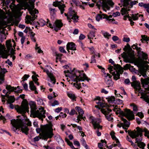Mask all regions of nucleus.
I'll list each match as a JSON object with an SVG mask.
<instances>
[{
    "mask_svg": "<svg viewBox=\"0 0 149 149\" xmlns=\"http://www.w3.org/2000/svg\"><path fill=\"white\" fill-rule=\"evenodd\" d=\"M29 105L31 109V116H32L33 118L37 117L41 120H43V118L46 117L45 111L43 108L40 107L38 109L36 103L33 101H30Z\"/></svg>",
    "mask_w": 149,
    "mask_h": 149,
    "instance_id": "obj_1",
    "label": "nucleus"
},
{
    "mask_svg": "<svg viewBox=\"0 0 149 149\" xmlns=\"http://www.w3.org/2000/svg\"><path fill=\"white\" fill-rule=\"evenodd\" d=\"M52 125L50 124L41 126L40 128L36 129L37 133L41 132L40 135L41 138L44 140H47L48 138H51L54 135Z\"/></svg>",
    "mask_w": 149,
    "mask_h": 149,
    "instance_id": "obj_2",
    "label": "nucleus"
},
{
    "mask_svg": "<svg viewBox=\"0 0 149 149\" xmlns=\"http://www.w3.org/2000/svg\"><path fill=\"white\" fill-rule=\"evenodd\" d=\"M136 129L137 130H135L133 131H128V133L129 135L132 139H136V143H137L138 146L142 149H144V147L146 146V144L141 141L142 140L141 136H142V131L141 129L139 127H137Z\"/></svg>",
    "mask_w": 149,
    "mask_h": 149,
    "instance_id": "obj_3",
    "label": "nucleus"
},
{
    "mask_svg": "<svg viewBox=\"0 0 149 149\" xmlns=\"http://www.w3.org/2000/svg\"><path fill=\"white\" fill-rule=\"evenodd\" d=\"M132 79L133 81H134L136 79V77L134 76H132ZM131 84L132 86L134 87L135 89V93H136V91H139V93H140L141 95L140 98L143 99L146 102L149 103V96L143 92V90L141 89L140 82L136 81H134L132 83H131ZM148 113L149 114V109L148 110Z\"/></svg>",
    "mask_w": 149,
    "mask_h": 149,
    "instance_id": "obj_4",
    "label": "nucleus"
},
{
    "mask_svg": "<svg viewBox=\"0 0 149 149\" xmlns=\"http://www.w3.org/2000/svg\"><path fill=\"white\" fill-rule=\"evenodd\" d=\"M11 123L13 125L12 130L16 132V130L21 128V130L23 133L26 135L28 134L29 129L26 125H24L21 119L12 120H11Z\"/></svg>",
    "mask_w": 149,
    "mask_h": 149,
    "instance_id": "obj_5",
    "label": "nucleus"
},
{
    "mask_svg": "<svg viewBox=\"0 0 149 149\" xmlns=\"http://www.w3.org/2000/svg\"><path fill=\"white\" fill-rule=\"evenodd\" d=\"M15 108L17 112L22 114H24L26 112H29V104L26 99H24L23 100L20 106L17 105Z\"/></svg>",
    "mask_w": 149,
    "mask_h": 149,
    "instance_id": "obj_6",
    "label": "nucleus"
},
{
    "mask_svg": "<svg viewBox=\"0 0 149 149\" xmlns=\"http://www.w3.org/2000/svg\"><path fill=\"white\" fill-rule=\"evenodd\" d=\"M117 112L123 116H125L129 120H132L134 119V116L133 112L130 109H126L125 112L119 109L117 110Z\"/></svg>",
    "mask_w": 149,
    "mask_h": 149,
    "instance_id": "obj_7",
    "label": "nucleus"
},
{
    "mask_svg": "<svg viewBox=\"0 0 149 149\" xmlns=\"http://www.w3.org/2000/svg\"><path fill=\"white\" fill-rule=\"evenodd\" d=\"M71 77L74 78L75 77L77 79H80L81 81H84V80H86L88 82L91 80L88 78L85 74L82 73L79 71H76L75 72H72Z\"/></svg>",
    "mask_w": 149,
    "mask_h": 149,
    "instance_id": "obj_8",
    "label": "nucleus"
},
{
    "mask_svg": "<svg viewBox=\"0 0 149 149\" xmlns=\"http://www.w3.org/2000/svg\"><path fill=\"white\" fill-rule=\"evenodd\" d=\"M91 118V122L93 124L94 128L95 129H97L96 132L98 136H100L101 135V133L99 131V129H102V126L99 124L100 121L99 119L94 118Z\"/></svg>",
    "mask_w": 149,
    "mask_h": 149,
    "instance_id": "obj_9",
    "label": "nucleus"
},
{
    "mask_svg": "<svg viewBox=\"0 0 149 149\" xmlns=\"http://www.w3.org/2000/svg\"><path fill=\"white\" fill-rule=\"evenodd\" d=\"M108 69L110 73L113 76L114 79L117 80L120 78V72L118 70L114 69V67L109 65Z\"/></svg>",
    "mask_w": 149,
    "mask_h": 149,
    "instance_id": "obj_10",
    "label": "nucleus"
},
{
    "mask_svg": "<svg viewBox=\"0 0 149 149\" xmlns=\"http://www.w3.org/2000/svg\"><path fill=\"white\" fill-rule=\"evenodd\" d=\"M29 12L32 15V17L28 15H27L26 16V18L27 20L26 21V22L27 23H31V21H33L37 18V16L35 15V14L38 13V10L35 9L33 10H30Z\"/></svg>",
    "mask_w": 149,
    "mask_h": 149,
    "instance_id": "obj_11",
    "label": "nucleus"
},
{
    "mask_svg": "<svg viewBox=\"0 0 149 149\" xmlns=\"http://www.w3.org/2000/svg\"><path fill=\"white\" fill-rule=\"evenodd\" d=\"M47 24H49L48 26H49L50 28H54V30L56 31H58V30L61 29V27L63 26V24L61 21L59 20H56L53 25V26L52 24L49 23V21L48 19H47Z\"/></svg>",
    "mask_w": 149,
    "mask_h": 149,
    "instance_id": "obj_12",
    "label": "nucleus"
},
{
    "mask_svg": "<svg viewBox=\"0 0 149 149\" xmlns=\"http://www.w3.org/2000/svg\"><path fill=\"white\" fill-rule=\"evenodd\" d=\"M102 113L105 115V118L109 121H113V118L111 117L112 114L110 113L112 110L109 108L102 109Z\"/></svg>",
    "mask_w": 149,
    "mask_h": 149,
    "instance_id": "obj_13",
    "label": "nucleus"
},
{
    "mask_svg": "<svg viewBox=\"0 0 149 149\" xmlns=\"http://www.w3.org/2000/svg\"><path fill=\"white\" fill-rule=\"evenodd\" d=\"M114 3L111 0H107L103 1L102 3V6L104 10L106 11V9L109 10L110 7H113Z\"/></svg>",
    "mask_w": 149,
    "mask_h": 149,
    "instance_id": "obj_14",
    "label": "nucleus"
},
{
    "mask_svg": "<svg viewBox=\"0 0 149 149\" xmlns=\"http://www.w3.org/2000/svg\"><path fill=\"white\" fill-rule=\"evenodd\" d=\"M122 57L124 59V61L126 63H132L133 58V56L130 53H123L122 54Z\"/></svg>",
    "mask_w": 149,
    "mask_h": 149,
    "instance_id": "obj_15",
    "label": "nucleus"
},
{
    "mask_svg": "<svg viewBox=\"0 0 149 149\" xmlns=\"http://www.w3.org/2000/svg\"><path fill=\"white\" fill-rule=\"evenodd\" d=\"M138 3V1H131L130 4V6L128 8H122L121 10V14L122 15H123L126 13V12L128 11H130V8H132L133 5L136 4Z\"/></svg>",
    "mask_w": 149,
    "mask_h": 149,
    "instance_id": "obj_16",
    "label": "nucleus"
},
{
    "mask_svg": "<svg viewBox=\"0 0 149 149\" xmlns=\"http://www.w3.org/2000/svg\"><path fill=\"white\" fill-rule=\"evenodd\" d=\"M68 14L69 17H70L69 20L71 19H73L74 22H77V19H78L79 17L77 15L76 13L74 10H72L70 8Z\"/></svg>",
    "mask_w": 149,
    "mask_h": 149,
    "instance_id": "obj_17",
    "label": "nucleus"
},
{
    "mask_svg": "<svg viewBox=\"0 0 149 149\" xmlns=\"http://www.w3.org/2000/svg\"><path fill=\"white\" fill-rule=\"evenodd\" d=\"M19 87V86H18L17 88H14V87H12L10 85H7L6 86V88L10 92L14 91L15 93H21L22 91V90Z\"/></svg>",
    "mask_w": 149,
    "mask_h": 149,
    "instance_id": "obj_18",
    "label": "nucleus"
},
{
    "mask_svg": "<svg viewBox=\"0 0 149 149\" xmlns=\"http://www.w3.org/2000/svg\"><path fill=\"white\" fill-rule=\"evenodd\" d=\"M141 81L143 86L146 90L149 91V78L144 79L141 78Z\"/></svg>",
    "mask_w": 149,
    "mask_h": 149,
    "instance_id": "obj_19",
    "label": "nucleus"
},
{
    "mask_svg": "<svg viewBox=\"0 0 149 149\" xmlns=\"http://www.w3.org/2000/svg\"><path fill=\"white\" fill-rule=\"evenodd\" d=\"M109 62L112 65H113V66L114 67V69H117L119 70V72H120V74H122L123 73L124 71L123 68L120 65L115 64L114 62L111 59H109Z\"/></svg>",
    "mask_w": 149,
    "mask_h": 149,
    "instance_id": "obj_20",
    "label": "nucleus"
},
{
    "mask_svg": "<svg viewBox=\"0 0 149 149\" xmlns=\"http://www.w3.org/2000/svg\"><path fill=\"white\" fill-rule=\"evenodd\" d=\"M41 68L43 70V71L46 72L48 76L50 78L51 81H53V83L54 84L56 83V81L54 77L53 74L49 72V71L48 70L45 69L42 66H40Z\"/></svg>",
    "mask_w": 149,
    "mask_h": 149,
    "instance_id": "obj_21",
    "label": "nucleus"
},
{
    "mask_svg": "<svg viewBox=\"0 0 149 149\" xmlns=\"http://www.w3.org/2000/svg\"><path fill=\"white\" fill-rule=\"evenodd\" d=\"M104 16L103 18H105L108 20V22L109 23H112L113 24H116L118 22L113 19H111L112 16L110 15L109 16H107L106 15H103Z\"/></svg>",
    "mask_w": 149,
    "mask_h": 149,
    "instance_id": "obj_22",
    "label": "nucleus"
},
{
    "mask_svg": "<svg viewBox=\"0 0 149 149\" xmlns=\"http://www.w3.org/2000/svg\"><path fill=\"white\" fill-rule=\"evenodd\" d=\"M10 92L8 91V92H6V97H7L8 98L7 102L8 103H12L14 102L15 101V98L13 96H9L8 94H10Z\"/></svg>",
    "mask_w": 149,
    "mask_h": 149,
    "instance_id": "obj_23",
    "label": "nucleus"
},
{
    "mask_svg": "<svg viewBox=\"0 0 149 149\" xmlns=\"http://www.w3.org/2000/svg\"><path fill=\"white\" fill-rule=\"evenodd\" d=\"M67 49L68 52H70L69 49L75 50H76V45L73 42H70L67 44Z\"/></svg>",
    "mask_w": 149,
    "mask_h": 149,
    "instance_id": "obj_24",
    "label": "nucleus"
},
{
    "mask_svg": "<svg viewBox=\"0 0 149 149\" xmlns=\"http://www.w3.org/2000/svg\"><path fill=\"white\" fill-rule=\"evenodd\" d=\"M121 120L122 121L124 122V124L123 123H121L120 125L118 124L117 126L119 127H120L121 126H122L123 127L124 126H125L127 127H129L130 125V123L125 118H121Z\"/></svg>",
    "mask_w": 149,
    "mask_h": 149,
    "instance_id": "obj_25",
    "label": "nucleus"
},
{
    "mask_svg": "<svg viewBox=\"0 0 149 149\" xmlns=\"http://www.w3.org/2000/svg\"><path fill=\"white\" fill-rule=\"evenodd\" d=\"M11 40H9L6 41V47L7 48V50L6 49V52H7V54L9 55V54H8V53L9 51L12 48V44L11 43Z\"/></svg>",
    "mask_w": 149,
    "mask_h": 149,
    "instance_id": "obj_26",
    "label": "nucleus"
},
{
    "mask_svg": "<svg viewBox=\"0 0 149 149\" xmlns=\"http://www.w3.org/2000/svg\"><path fill=\"white\" fill-rule=\"evenodd\" d=\"M54 138L59 144H63L64 143L62 139L59 135L56 134L54 136Z\"/></svg>",
    "mask_w": 149,
    "mask_h": 149,
    "instance_id": "obj_27",
    "label": "nucleus"
},
{
    "mask_svg": "<svg viewBox=\"0 0 149 149\" xmlns=\"http://www.w3.org/2000/svg\"><path fill=\"white\" fill-rule=\"evenodd\" d=\"M6 36L5 32L3 31H1L0 33V41L2 42L3 40L6 38Z\"/></svg>",
    "mask_w": 149,
    "mask_h": 149,
    "instance_id": "obj_28",
    "label": "nucleus"
},
{
    "mask_svg": "<svg viewBox=\"0 0 149 149\" xmlns=\"http://www.w3.org/2000/svg\"><path fill=\"white\" fill-rule=\"evenodd\" d=\"M65 141L67 143L68 145L72 149H78L77 148H75L74 147L72 143L68 139L65 138Z\"/></svg>",
    "mask_w": 149,
    "mask_h": 149,
    "instance_id": "obj_29",
    "label": "nucleus"
},
{
    "mask_svg": "<svg viewBox=\"0 0 149 149\" xmlns=\"http://www.w3.org/2000/svg\"><path fill=\"white\" fill-rule=\"evenodd\" d=\"M105 82L106 84L108 85V87L111 86H113V82L112 81L111 79V80H107L106 79V81H105Z\"/></svg>",
    "mask_w": 149,
    "mask_h": 149,
    "instance_id": "obj_30",
    "label": "nucleus"
},
{
    "mask_svg": "<svg viewBox=\"0 0 149 149\" xmlns=\"http://www.w3.org/2000/svg\"><path fill=\"white\" fill-rule=\"evenodd\" d=\"M65 6L64 4H61V5L59 6L58 8L61 11V14H63L65 11Z\"/></svg>",
    "mask_w": 149,
    "mask_h": 149,
    "instance_id": "obj_31",
    "label": "nucleus"
},
{
    "mask_svg": "<svg viewBox=\"0 0 149 149\" xmlns=\"http://www.w3.org/2000/svg\"><path fill=\"white\" fill-rule=\"evenodd\" d=\"M104 81H106V79L107 80H111L112 77V76L110 74L107 73H104Z\"/></svg>",
    "mask_w": 149,
    "mask_h": 149,
    "instance_id": "obj_32",
    "label": "nucleus"
},
{
    "mask_svg": "<svg viewBox=\"0 0 149 149\" xmlns=\"http://www.w3.org/2000/svg\"><path fill=\"white\" fill-rule=\"evenodd\" d=\"M29 87L32 90H35L36 89V88L34 86V83L32 81H31L29 82Z\"/></svg>",
    "mask_w": 149,
    "mask_h": 149,
    "instance_id": "obj_33",
    "label": "nucleus"
},
{
    "mask_svg": "<svg viewBox=\"0 0 149 149\" xmlns=\"http://www.w3.org/2000/svg\"><path fill=\"white\" fill-rule=\"evenodd\" d=\"M7 71L5 68L1 69L0 72V76L1 77H4L5 74Z\"/></svg>",
    "mask_w": 149,
    "mask_h": 149,
    "instance_id": "obj_34",
    "label": "nucleus"
},
{
    "mask_svg": "<svg viewBox=\"0 0 149 149\" xmlns=\"http://www.w3.org/2000/svg\"><path fill=\"white\" fill-rule=\"evenodd\" d=\"M35 35V33H33V32H31L30 34V38L34 42H36V38L34 37Z\"/></svg>",
    "mask_w": 149,
    "mask_h": 149,
    "instance_id": "obj_35",
    "label": "nucleus"
},
{
    "mask_svg": "<svg viewBox=\"0 0 149 149\" xmlns=\"http://www.w3.org/2000/svg\"><path fill=\"white\" fill-rule=\"evenodd\" d=\"M94 37L95 33L93 31L90 32L88 35V38L89 39L93 38Z\"/></svg>",
    "mask_w": 149,
    "mask_h": 149,
    "instance_id": "obj_36",
    "label": "nucleus"
},
{
    "mask_svg": "<svg viewBox=\"0 0 149 149\" xmlns=\"http://www.w3.org/2000/svg\"><path fill=\"white\" fill-rule=\"evenodd\" d=\"M101 32L104 36L105 38H107L108 39L109 38V37L111 36V35L109 34L107 32H104L102 31H101Z\"/></svg>",
    "mask_w": 149,
    "mask_h": 149,
    "instance_id": "obj_37",
    "label": "nucleus"
},
{
    "mask_svg": "<svg viewBox=\"0 0 149 149\" xmlns=\"http://www.w3.org/2000/svg\"><path fill=\"white\" fill-rule=\"evenodd\" d=\"M142 130V132H145V136H147L148 138H149V131L146 128H144L143 130Z\"/></svg>",
    "mask_w": 149,
    "mask_h": 149,
    "instance_id": "obj_38",
    "label": "nucleus"
},
{
    "mask_svg": "<svg viewBox=\"0 0 149 149\" xmlns=\"http://www.w3.org/2000/svg\"><path fill=\"white\" fill-rule=\"evenodd\" d=\"M103 15H105L104 14H102V15H100V14H98L96 17V19L97 21H99L100 19H102V18H103L104 16Z\"/></svg>",
    "mask_w": 149,
    "mask_h": 149,
    "instance_id": "obj_39",
    "label": "nucleus"
},
{
    "mask_svg": "<svg viewBox=\"0 0 149 149\" xmlns=\"http://www.w3.org/2000/svg\"><path fill=\"white\" fill-rule=\"evenodd\" d=\"M111 137L113 140L116 141V142L117 143H118V147H120L121 146V144H120L118 140L116 138L115 136L114 135H112Z\"/></svg>",
    "mask_w": 149,
    "mask_h": 149,
    "instance_id": "obj_40",
    "label": "nucleus"
},
{
    "mask_svg": "<svg viewBox=\"0 0 149 149\" xmlns=\"http://www.w3.org/2000/svg\"><path fill=\"white\" fill-rule=\"evenodd\" d=\"M131 0H124L123 1V6L124 7H127L129 4V2Z\"/></svg>",
    "mask_w": 149,
    "mask_h": 149,
    "instance_id": "obj_41",
    "label": "nucleus"
},
{
    "mask_svg": "<svg viewBox=\"0 0 149 149\" xmlns=\"http://www.w3.org/2000/svg\"><path fill=\"white\" fill-rule=\"evenodd\" d=\"M21 1H29V2L30 3L31 5L29 6H30V10H33L34 7V4H33V2H31L30 1V0H21Z\"/></svg>",
    "mask_w": 149,
    "mask_h": 149,
    "instance_id": "obj_42",
    "label": "nucleus"
},
{
    "mask_svg": "<svg viewBox=\"0 0 149 149\" xmlns=\"http://www.w3.org/2000/svg\"><path fill=\"white\" fill-rule=\"evenodd\" d=\"M139 14L134 15L132 14L131 17L132 19L134 20H137L138 19Z\"/></svg>",
    "mask_w": 149,
    "mask_h": 149,
    "instance_id": "obj_43",
    "label": "nucleus"
},
{
    "mask_svg": "<svg viewBox=\"0 0 149 149\" xmlns=\"http://www.w3.org/2000/svg\"><path fill=\"white\" fill-rule=\"evenodd\" d=\"M78 112L79 115L77 117V120H79V116H81V117L82 116L84 113V112L81 109H80L79 111Z\"/></svg>",
    "mask_w": 149,
    "mask_h": 149,
    "instance_id": "obj_44",
    "label": "nucleus"
},
{
    "mask_svg": "<svg viewBox=\"0 0 149 149\" xmlns=\"http://www.w3.org/2000/svg\"><path fill=\"white\" fill-rule=\"evenodd\" d=\"M62 4L61 1H58L54 2L53 5L55 6H58L59 7V6L61 5Z\"/></svg>",
    "mask_w": 149,
    "mask_h": 149,
    "instance_id": "obj_45",
    "label": "nucleus"
},
{
    "mask_svg": "<svg viewBox=\"0 0 149 149\" xmlns=\"http://www.w3.org/2000/svg\"><path fill=\"white\" fill-rule=\"evenodd\" d=\"M142 58L143 60H146L148 58V55L146 54L145 53L143 52H142Z\"/></svg>",
    "mask_w": 149,
    "mask_h": 149,
    "instance_id": "obj_46",
    "label": "nucleus"
},
{
    "mask_svg": "<svg viewBox=\"0 0 149 149\" xmlns=\"http://www.w3.org/2000/svg\"><path fill=\"white\" fill-rule=\"evenodd\" d=\"M73 85L74 86H75V88L78 89H79L81 88L80 84L78 83H74Z\"/></svg>",
    "mask_w": 149,
    "mask_h": 149,
    "instance_id": "obj_47",
    "label": "nucleus"
},
{
    "mask_svg": "<svg viewBox=\"0 0 149 149\" xmlns=\"http://www.w3.org/2000/svg\"><path fill=\"white\" fill-rule=\"evenodd\" d=\"M50 13L51 16V18L52 19H54L56 16L55 12L52 11H50Z\"/></svg>",
    "mask_w": 149,
    "mask_h": 149,
    "instance_id": "obj_48",
    "label": "nucleus"
},
{
    "mask_svg": "<svg viewBox=\"0 0 149 149\" xmlns=\"http://www.w3.org/2000/svg\"><path fill=\"white\" fill-rule=\"evenodd\" d=\"M68 96L72 100H74L75 98V97L74 94L71 93H69L68 94Z\"/></svg>",
    "mask_w": 149,
    "mask_h": 149,
    "instance_id": "obj_49",
    "label": "nucleus"
},
{
    "mask_svg": "<svg viewBox=\"0 0 149 149\" xmlns=\"http://www.w3.org/2000/svg\"><path fill=\"white\" fill-rule=\"evenodd\" d=\"M115 97L114 96H111L108 98V100L109 102H111L115 100Z\"/></svg>",
    "mask_w": 149,
    "mask_h": 149,
    "instance_id": "obj_50",
    "label": "nucleus"
},
{
    "mask_svg": "<svg viewBox=\"0 0 149 149\" xmlns=\"http://www.w3.org/2000/svg\"><path fill=\"white\" fill-rule=\"evenodd\" d=\"M29 75L28 74H25L24 76L23 77L22 79H23V80H22V81L23 82L24 81H25L29 77Z\"/></svg>",
    "mask_w": 149,
    "mask_h": 149,
    "instance_id": "obj_51",
    "label": "nucleus"
},
{
    "mask_svg": "<svg viewBox=\"0 0 149 149\" xmlns=\"http://www.w3.org/2000/svg\"><path fill=\"white\" fill-rule=\"evenodd\" d=\"M95 58V55H93L92 56L91 58V63H95L96 62Z\"/></svg>",
    "mask_w": 149,
    "mask_h": 149,
    "instance_id": "obj_52",
    "label": "nucleus"
},
{
    "mask_svg": "<svg viewBox=\"0 0 149 149\" xmlns=\"http://www.w3.org/2000/svg\"><path fill=\"white\" fill-rule=\"evenodd\" d=\"M134 47H135V48L136 50L138 51V52L140 51L141 50V48L140 47H137V45H136L134 44L132 46V48L133 49H134Z\"/></svg>",
    "mask_w": 149,
    "mask_h": 149,
    "instance_id": "obj_53",
    "label": "nucleus"
},
{
    "mask_svg": "<svg viewBox=\"0 0 149 149\" xmlns=\"http://www.w3.org/2000/svg\"><path fill=\"white\" fill-rule=\"evenodd\" d=\"M81 142L84 146H85L86 145H87L86 144L85 139L83 138H82L81 139Z\"/></svg>",
    "mask_w": 149,
    "mask_h": 149,
    "instance_id": "obj_54",
    "label": "nucleus"
},
{
    "mask_svg": "<svg viewBox=\"0 0 149 149\" xmlns=\"http://www.w3.org/2000/svg\"><path fill=\"white\" fill-rule=\"evenodd\" d=\"M147 5V3H144L143 2L140 3H139V6L140 7H143L144 8H145L146 5Z\"/></svg>",
    "mask_w": 149,
    "mask_h": 149,
    "instance_id": "obj_55",
    "label": "nucleus"
},
{
    "mask_svg": "<svg viewBox=\"0 0 149 149\" xmlns=\"http://www.w3.org/2000/svg\"><path fill=\"white\" fill-rule=\"evenodd\" d=\"M45 24V22L43 20H41L39 23V25L41 26H43Z\"/></svg>",
    "mask_w": 149,
    "mask_h": 149,
    "instance_id": "obj_56",
    "label": "nucleus"
},
{
    "mask_svg": "<svg viewBox=\"0 0 149 149\" xmlns=\"http://www.w3.org/2000/svg\"><path fill=\"white\" fill-rule=\"evenodd\" d=\"M59 51L62 53H66V52L64 49V48L62 47H61L59 48Z\"/></svg>",
    "mask_w": 149,
    "mask_h": 149,
    "instance_id": "obj_57",
    "label": "nucleus"
},
{
    "mask_svg": "<svg viewBox=\"0 0 149 149\" xmlns=\"http://www.w3.org/2000/svg\"><path fill=\"white\" fill-rule=\"evenodd\" d=\"M59 104V103L58 101L55 100L54 101V102L52 103V106H54L56 105H58Z\"/></svg>",
    "mask_w": 149,
    "mask_h": 149,
    "instance_id": "obj_58",
    "label": "nucleus"
},
{
    "mask_svg": "<svg viewBox=\"0 0 149 149\" xmlns=\"http://www.w3.org/2000/svg\"><path fill=\"white\" fill-rule=\"evenodd\" d=\"M38 103L39 105H42L43 103V100L41 99H39L37 100Z\"/></svg>",
    "mask_w": 149,
    "mask_h": 149,
    "instance_id": "obj_59",
    "label": "nucleus"
},
{
    "mask_svg": "<svg viewBox=\"0 0 149 149\" xmlns=\"http://www.w3.org/2000/svg\"><path fill=\"white\" fill-rule=\"evenodd\" d=\"M59 116L60 117H62L63 118H65L67 116V115L65 113H64L63 112L60 113Z\"/></svg>",
    "mask_w": 149,
    "mask_h": 149,
    "instance_id": "obj_60",
    "label": "nucleus"
},
{
    "mask_svg": "<svg viewBox=\"0 0 149 149\" xmlns=\"http://www.w3.org/2000/svg\"><path fill=\"white\" fill-rule=\"evenodd\" d=\"M131 66L130 64H126L125 65L124 67V69L125 70H127Z\"/></svg>",
    "mask_w": 149,
    "mask_h": 149,
    "instance_id": "obj_61",
    "label": "nucleus"
},
{
    "mask_svg": "<svg viewBox=\"0 0 149 149\" xmlns=\"http://www.w3.org/2000/svg\"><path fill=\"white\" fill-rule=\"evenodd\" d=\"M123 40L124 42H128L130 41V38H129L124 37L123 39Z\"/></svg>",
    "mask_w": 149,
    "mask_h": 149,
    "instance_id": "obj_62",
    "label": "nucleus"
},
{
    "mask_svg": "<svg viewBox=\"0 0 149 149\" xmlns=\"http://www.w3.org/2000/svg\"><path fill=\"white\" fill-rule=\"evenodd\" d=\"M76 111L74 109H72L71 110L70 112L69 113V114L70 115L72 116L74 115Z\"/></svg>",
    "mask_w": 149,
    "mask_h": 149,
    "instance_id": "obj_63",
    "label": "nucleus"
},
{
    "mask_svg": "<svg viewBox=\"0 0 149 149\" xmlns=\"http://www.w3.org/2000/svg\"><path fill=\"white\" fill-rule=\"evenodd\" d=\"M136 115L138 116L141 118H142L143 117V115L141 112H138L137 114Z\"/></svg>",
    "mask_w": 149,
    "mask_h": 149,
    "instance_id": "obj_64",
    "label": "nucleus"
}]
</instances>
